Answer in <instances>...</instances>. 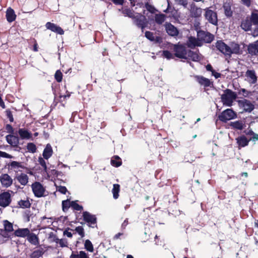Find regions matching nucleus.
<instances>
[{"mask_svg":"<svg viewBox=\"0 0 258 258\" xmlns=\"http://www.w3.org/2000/svg\"><path fill=\"white\" fill-rule=\"evenodd\" d=\"M54 78L58 83H60L62 81V74L60 70H58L55 72Z\"/></svg>","mask_w":258,"mask_h":258,"instance_id":"52","label":"nucleus"},{"mask_svg":"<svg viewBox=\"0 0 258 258\" xmlns=\"http://www.w3.org/2000/svg\"><path fill=\"white\" fill-rule=\"evenodd\" d=\"M70 258H89L84 251H80L79 253L72 252Z\"/></svg>","mask_w":258,"mask_h":258,"instance_id":"38","label":"nucleus"},{"mask_svg":"<svg viewBox=\"0 0 258 258\" xmlns=\"http://www.w3.org/2000/svg\"><path fill=\"white\" fill-rule=\"evenodd\" d=\"M189 11L191 17L196 18L201 17L202 13V9L193 2L189 6Z\"/></svg>","mask_w":258,"mask_h":258,"instance_id":"13","label":"nucleus"},{"mask_svg":"<svg viewBox=\"0 0 258 258\" xmlns=\"http://www.w3.org/2000/svg\"><path fill=\"white\" fill-rule=\"evenodd\" d=\"M134 23L139 28L142 29V31L143 32L144 29L147 26V21L145 16L139 14L133 18Z\"/></svg>","mask_w":258,"mask_h":258,"instance_id":"8","label":"nucleus"},{"mask_svg":"<svg viewBox=\"0 0 258 258\" xmlns=\"http://www.w3.org/2000/svg\"><path fill=\"white\" fill-rule=\"evenodd\" d=\"M197 37L200 42L203 41L207 43H211L214 39L213 34L203 30H200L197 32Z\"/></svg>","mask_w":258,"mask_h":258,"instance_id":"5","label":"nucleus"},{"mask_svg":"<svg viewBox=\"0 0 258 258\" xmlns=\"http://www.w3.org/2000/svg\"><path fill=\"white\" fill-rule=\"evenodd\" d=\"M163 56L168 59H172L174 58V55L171 53L168 50H164L163 51Z\"/></svg>","mask_w":258,"mask_h":258,"instance_id":"54","label":"nucleus"},{"mask_svg":"<svg viewBox=\"0 0 258 258\" xmlns=\"http://www.w3.org/2000/svg\"><path fill=\"white\" fill-rule=\"evenodd\" d=\"M205 17L208 21L214 25H218V16L216 12L210 10L209 8L205 9Z\"/></svg>","mask_w":258,"mask_h":258,"instance_id":"6","label":"nucleus"},{"mask_svg":"<svg viewBox=\"0 0 258 258\" xmlns=\"http://www.w3.org/2000/svg\"><path fill=\"white\" fill-rule=\"evenodd\" d=\"M70 93L68 92L66 95H60L58 98L55 97L53 102V105L54 106H56L58 102L62 103L66 99L69 98L70 97Z\"/></svg>","mask_w":258,"mask_h":258,"instance_id":"37","label":"nucleus"},{"mask_svg":"<svg viewBox=\"0 0 258 258\" xmlns=\"http://www.w3.org/2000/svg\"><path fill=\"white\" fill-rule=\"evenodd\" d=\"M44 159V158L39 157L38 158V161L39 164L43 167V171L45 172H47V165H46V162Z\"/></svg>","mask_w":258,"mask_h":258,"instance_id":"50","label":"nucleus"},{"mask_svg":"<svg viewBox=\"0 0 258 258\" xmlns=\"http://www.w3.org/2000/svg\"><path fill=\"white\" fill-rule=\"evenodd\" d=\"M6 19L8 22L11 23L16 19V15L14 10L11 8H9L6 11Z\"/></svg>","mask_w":258,"mask_h":258,"instance_id":"28","label":"nucleus"},{"mask_svg":"<svg viewBox=\"0 0 258 258\" xmlns=\"http://www.w3.org/2000/svg\"><path fill=\"white\" fill-rule=\"evenodd\" d=\"M30 43H34L33 47V51L35 52H37L38 51V44L35 38H32L30 39Z\"/></svg>","mask_w":258,"mask_h":258,"instance_id":"56","label":"nucleus"},{"mask_svg":"<svg viewBox=\"0 0 258 258\" xmlns=\"http://www.w3.org/2000/svg\"><path fill=\"white\" fill-rule=\"evenodd\" d=\"M173 50L174 52V55L176 57L182 59H186L187 49L184 44H174Z\"/></svg>","mask_w":258,"mask_h":258,"instance_id":"3","label":"nucleus"},{"mask_svg":"<svg viewBox=\"0 0 258 258\" xmlns=\"http://www.w3.org/2000/svg\"><path fill=\"white\" fill-rule=\"evenodd\" d=\"M53 153V152L51 145L47 144L43 151L42 155L45 159L47 160L52 155Z\"/></svg>","mask_w":258,"mask_h":258,"instance_id":"27","label":"nucleus"},{"mask_svg":"<svg viewBox=\"0 0 258 258\" xmlns=\"http://www.w3.org/2000/svg\"><path fill=\"white\" fill-rule=\"evenodd\" d=\"M250 20L252 24L254 25H258V14L252 12Z\"/></svg>","mask_w":258,"mask_h":258,"instance_id":"46","label":"nucleus"},{"mask_svg":"<svg viewBox=\"0 0 258 258\" xmlns=\"http://www.w3.org/2000/svg\"><path fill=\"white\" fill-rule=\"evenodd\" d=\"M166 16L163 14H156L155 21L158 25H161L165 20Z\"/></svg>","mask_w":258,"mask_h":258,"instance_id":"39","label":"nucleus"},{"mask_svg":"<svg viewBox=\"0 0 258 258\" xmlns=\"http://www.w3.org/2000/svg\"><path fill=\"white\" fill-rule=\"evenodd\" d=\"M112 2L116 5H123L124 0H111Z\"/></svg>","mask_w":258,"mask_h":258,"instance_id":"64","label":"nucleus"},{"mask_svg":"<svg viewBox=\"0 0 258 258\" xmlns=\"http://www.w3.org/2000/svg\"><path fill=\"white\" fill-rule=\"evenodd\" d=\"M27 240L32 244L38 245L39 244V240L38 237L34 233H29L28 235Z\"/></svg>","mask_w":258,"mask_h":258,"instance_id":"30","label":"nucleus"},{"mask_svg":"<svg viewBox=\"0 0 258 258\" xmlns=\"http://www.w3.org/2000/svg\"><path fill=\"white\" fill-rule=\"evenodd\" d=\"M252 23L250 20L247 19L243 20L241 24V27L242 29L245 31H250L251 29Z\"/></svg>","mask_w":258,"mask_h":258,"instance_id":"36","label":"nucleus"},{"mask_svg":"<svg viewBox=\"0 0 258 258\" xmlns=\"http://www.w3.org/2000/svg\"><path fill=\"white\" fill-rule=\"evenodd\" d=\"M16 178L23 185H26L28 182V176L25 173H21L20 175L17 176Z\"/></svg>","mask_w":258,"mask_h":258,"instance_id":"34","label":"nucleus"},{"mask_svg":"<svg viewBox=\"0 0 258 258\" xmlns=\"http://www.w3.org/2000/svg\"><path fill=\"white\" fill-rule=\"evenodd\" d=\"M230 126L234 130H242L244 128L245 125L242 120H239L231 122Z\"/></svg>","mask_w":258,"mask_h":258,"instance_id":"32","label":"nucleus"},{"mask_svg":"<svg viewBox=\"0 0 258 258\" xmlns=\"http://www.w3.org/2000/svg\"><path fill=\"white\" fill-rule=\"evenodd\" d=\"M18 204L20 208L23 209L29 208L31 206V203L28 199L26 200H21L19 201Z\"/></svg>","mask_w":258,"mask_h":258,"instance_id":"40","label":"nucleus"},{"mask_svg":"<svg viewBox=\"0 0 258 258\" xmlns=\"http://www.w3.org/2000/svg\"><path fill=\"white\" fill-rule=\"evenodd\" d=\"M237 148L240 150L248 146L250 140L248 139L244 135H241L235 139Z\"/></svg>","mask_w":258,"mask_h":258,"instance_id":"15","label":"nucleus"},{"mask_svg":"<svg viewBox=\"0 0 258 258\" xmlns=\"http://www.w3.org/2000/svg\"><path fill=\"white\" fill-rule=\"evenodd\" d=\"M247 50L249 54L251 55L258 54V41L254 43H250L248 45Z\"/></svg>","mask_w":258,"mask_h":258,"instance_id":"25","label":"nucleus"},{"mask_svg":"<svg viewBox=\"0 0 258 258\" xmlns=\"http://www.w3.org/2000/svg\"><path fill=\"white\" fill-rule=\"evenodd\" d=\"M32 189L34 196L37 198L42 197L44 196L45 188L39 182L36 181L32 185Z\"/></svg>","mask_w":258,"mask_h":258,"instance_id":"7","label":"nucleus"},{"mask_svg":"<svg viewBox=\"0 0 258 258\" xmlns=\"http://www.w3.org/2000/svg\"><path fill=\"white\" fill-rule=\"evenodd\" d=\"M230 47V53L228 52V56L230 57L232 54H241L242 53V50L240 49V45L235 43H232Z\"/></svg>","mask_w":258,"mask_h":258,"instance_id":"21","label":"nucleus"},{"mask_svg":"<svg viewBox=\"0 0 258 258\" xmlns=\"http://www.w3.org/2000/svg\"><path fill=\"white\" fill-rule=\"evenodd\" d=\"M4 229L8 232H12L14 231L13 225L9 221L6 220L4 221Z\"/></svg>","mask_w":258,"mask_h":258,"instance_id":"42","label":"nucleus"},{"mask_svg":"<svg viewBox=\"0 0 258 258\" xmlns=\"http://www.w3.org/2000/svg\"><path fill=\"white\" fill-rule=\"evenodd\" d=\"M110 163L112 166L118 167L122 164L121 159L117 155L113 156L111 159Z\"/></svg>","mask_w":258,"mask_h":258,"instance_id":"35","label":"nucleus"},{"mask_svg":"<svg viewBox=\"0 0 258 258\" xmlns=\"http://www.w3.org/2000/svg\"><path fill=\"white\" fill-rule=\"evenodd\" d=\"M122 13L126 16L133 19L135 17L134 12L130 9H124L122 10Z\"/></svg>","mask_w":258,"mask_h":258,"instance_id":"51","label":"nucleus"},{"mask_svg":"<svg viewBox=\"0 0 258 258\" xmlns=\"http://www.w3.org/2000/svg\"><path fill=\"white\" fill-rule=\"evenodd\" d=\"M58 244L61 247H68V241L66 239L62 238L60 239L58 242Z\"/></svg>","mask_w":258,"mask_h":258,"instance_id":"57","label":"nucleus"},{"mask_svg":"<svg viewBox=\"0 0 258 258\" xmlns=\"http://www.w3.org/2000/svg\"><path fill=\"white\" fill-rule=\"evenodd\" d=\"M45 250L40 245L37 247L30 254V258H39L45 253Z\"/></svg>","mask_w":258,"mask_h":258,"instance_id":"23","label":"nucleus"},{"mask_svg":"<svg viewBox=\"0 0 258 258\" xmlns=\"http://www.w3.org/2000/svg\"><path fill=\"white\" fill-rule=\"evenodd\" d=\"M238 103L245 112H251L254 109V105L249 100L243 99L238 101Z\"/></svg>","mask_w":258,"mask_h":258,"instance_id":"14","label":"nucleus"},{"mask_svg":"<svg viewBox=\"0 0 258 258\" xmlns=\"http://www.w3.org/2000/svg\"><path fill=\"white\" fill-rule=\"evenodd\" d=\"M0 235L4 238L9 239L12 238L14 236L13 233L7 231L5 229H0Z\"/></svg>","mask_w":258,"mask_h":258,"instance_id":"43","label":"nucleus"},{"mask_svg":"<svg viewBox=\"0 0 258 258\" xmlns=\"http://www.w3.org/2000/svg\"><path fill=\"white\" fill-rule=\"evenodd\" d=\"M187 45L190 48H194L195 46H201L202 43L200 42L198 38H196L195 37L190 36L189 37L187 42Z\"/></svg>","mask_w":258,"mask_h":258,"instance_id":"26","label":"nucleus"},{"mask_svg":"<svg viewBox=\"0 0 258 258\" xmlns=\"http://www.w3.org/2000/svg\"><path fill=\"white\" fill-rule=\"evenodd\" d=\"M77 201H72L71 208L76 211H81L83 209V207L82 206L79 205L77 203Z\"/></svg>","mask_w":258,"mask_h":258,"instance_id":"49","label":"nucleus"},{"mask_svg":"<svg viewBox=\"0 0 258 258\" xmlns=\"http://www.w3.org/2000/svg\"><path fill=\"white\" fill-rule=\"evenodd\" d=\"M30 233V230L28 228H19L16 230L14 232V235L17 237H25L28 236Z\"/></svg>","mask_w":258,"mask_h":258,"instance_id":"24","label":"nucleus"},{"mask_svg":"<svg viewBox=\"0 0 258 258\" xmlns=\"http://www.w3.org/2000/svg\"><path fill=\"white\" fill-rule=\"evenodd\" d=\"M245 77L247 81L250 84H254L257 82V77L256 76L255 72L253 70H247L245 72Z\"/></svg>","mask_w":258,"mask_h":258,"instance_id":"16","label":"nucleus"},{"mask_svg":"<svg viewBox=\"0 0 258 258\" xmlns=\"http://www.w3.org/2000/svg\"><path fill=\"white\" fill-rule=\"evenodd\" d=\"M84 247L89 252H92L94 251L93 245L91 241L89 239H87L85 240L84 243Z\"/></svg>","mask_w":258,"mask_h":258,"instance_id":"44","label":"nucleus"},{"mask_svg":"<svg viewBox=\"0 0 258 258\" xmlns=\"http://www.w3.org/2000/svg\"><path fill=\"white\" fill-rule=\"evenodd\" d=\"M145 37L151 41H155L157 43H160L161 41V38L160 36H154V33L150 31H146L145 33Z\"/></svg>","mask_w":258,"mask_h":258,"instance_id":"31","label":"nucleus"},{"mask_svg":"<svg viewBox=\"0 0 258 258\" xmlns=\"http://www.w3.org/2000/svg\"><path fill=\"white\" fill-rule=\"evenodd\" d=\"M196 81L201 86L206 87H213V82L211 81L209 79L206 78L202 76L196 75L194 77Z\"/></svg>","mask_w":258,"mask_h":258,"instance_id":"11","label":"nucleus"},{"mask_svg":"<svg viewBox=\"0 0 258 258\" xmlns=\"http://www.w3.org/2000/svg\"><path fill=\"white\" fill-rule=\"evenodd\" d=\"M165 28L167 34L171 36H177L179 32L176 27L170 23H166Z\"/></svg>","mask_w":258,"mask_h":258,"instance_id":"18","label":"nucleus"},{"mask_svg":"<svg viewBox=\"0 0 258 258\" xmlns=\"http://www.w3.org/2000/svg\"><path fill=\"white\" fill-rule=\"evenodd\" d=\"M215 45L217 50L225 56H228V52L230 53V46L225 43L222 40H218Z\"/></svg>","mask_w":258,"mask_h":258,"instance_id":"10","label":"nucleus"},{"mask_svg":"<svg viewBox=\"0 0 258 258\" xmlns=\"http://www.w3.org/2000/svg\"><path fill=\"white\" fill-rule=\"evenodd\" d=\"M6 139L7 143L14 147H17L19 144V137L17 136V133L15 134H9L6 136Z\"/></svg>","mask_w":258,"mask_h":258,"instance_id":"12","label":"nucleus"},{"mask_svg":"<svg viewBox=\"0 0 258 258\" xmlns=\"http://www.w3.org/2000/svg\"><path fill=\"white\" fill-rule=\"evenodd\" d=\"M82 216L84 223L81 222V224L83 225L86 223L88 227L92 228H97V220L95 215H92L89 212L85 211L83 212Z\"/></svg>","mask_w":258,"mask_h":258,"instance_id":"2","label":"nucleus"},{"mask_svg":"<svg viewBox=\"0 0 258 258\" xmlns=\"http://www.w3.org/2000/svg\"><path fill=\"white\" fill-rule=\"evenodd\" d=\"M237 97L235 92L229 89H226L224 90V93L221 95V99L223 105L230 107Z\"/></svg>","mask_w":258,"mask_h":258,"instance_id":"1","label":"nucleus"},{"mask_svg":"<svg viewBox=\"0 0 258 258\" xmlns=\"http://www.w3.org/2000/svg\"><path fill=\"white\" fill-rule=\"evenodd\" d=\"M27 149L32 153H34L37 151L36 146L33 143H28L27 145Z\"/></svg>","mask_w":258,"mask_h":258,"instance_id":"47","label":"nucleus"},{"mask_svg":"<svg viewBox=\"0 0 258 258\" xmlns=\"http://www.w3.org/2000/svg\"><path fill=\"white\" fill-rule=\"evenodd\" d=\"M246 135H252V137H251L249 140H250V141H251V140H255V139L254 138V137H256V136H258V134H255V133H254L252 130H250L248 131V132L246 134Z\"/></svg>","mask_w":258,"mask_h":258,"instance_id":"62","label":"nucleus"},{"mask_svg":"<svg viewBox=\"0 0 258 258\" xmlns=\"http://www.w3.org/2000/svg\"><path fill=\"white\" fill-rule=\"evenodd\" d=\"M177 4L179 5L182 6L184 8H187L188 5L187 0H176Z\"/></svg>","mask_w":258,"mask_h":258,"instance_id":"59","label":"nucleus"},{"mask_svg":"<svg viewBox=\"0 0 258 258\" xmlns=\"http://www.w3.org/2000/svg\"><path fill=\"white\" fill-rule=\"evenodd\" d=\"M145 6L147 10L152 14L155 13L157 11L153 6L149 4L148 3H146Z\"/></svg>","mask_w":258,"mask_h":258,"instance_id":"53","label":"nucleus"},{"mask_svg":"<svg viewBox=\"0 0 258 258\" xmlns=\"http://www.w3.org/2000/svg\"><path fill=\"white\" fill-rule=\"evenodd\" d=\"M0 181L2 185L6 187H10L13 183V179L7 174H2L0 176Z\"/></svg>","mask_w":258,"mask_h":258,"instance_id":"20","label":"nucleus"},{"mask_svg":"<svg viewBox=\"0 0 258 258\" xmlns=\"http://www.w3.org/2000/svg\"><path fill=\"white\" fill-rule=\"evenodd\" d=\"M69 230L74 231V230L70 228H68L63 231V234L64 235H66L69 238H72L73 237V234L71 232H69Z\"/></svg>","mask_w":258,"mask_h":258,"instance_id":"60","label":"nucleus"},{"mask_svg":"<svg viewBox=\"0 0 258 258\" xmlns=\"http://www.w3.org/2000/svg\"><path fill=\"white\" fill-rule=\"evenodd\" d=\"M18 133L20 136L19 139L22 140L29 139L32 138V134L24 128H19Z\"/></svg>","mask_w":258,"mask_h":258,"instance_id":"22","label":"nucleus"},{"mask_svg":"<svg viewBox=\"0 0 258 258\" xmlns=\"http://www.w3.org/2000/svg\"><path fill=\"white\" fill-rule=\"evenodd\" d=\"M0 157H3V158H13V156L9 154L8 153H7L6 152H3L2 151H0Z\"/></svg>","mask_w":258,"mask_h":258,"instance_id":"61","label":"nucleus"},{"mask_svg":"<svg viewBox=\"0 0 258 258\" xmlns=\"http://www.w3.org/2000/svg\"><path fill=\"white\" fill-rule=\"evenodd\" d=\"M7 118H9L10 122H12L14 121V117L12 114V112L10 109H7L5 111Z\"/></svg>","mask_w":258,"mask_h":258,"instance_id":"55","label":"nucleus"},{"mask_svg":"<svg viewBox=\"0 0 258 258\" xmlns=\"http://www.w3.org/2000/svg\"><path fill=\"white\" fill-rule=\"evenodd\" d=\"M6 130L7 133H9L10 134H15V133H14V128L11 124H7L6 125Z\"/></svg>","mask_w":258,"mask_h":258,"instance_id":"58","label":"nucleus"},{"mask_svg":"<svg viewBox=\"0 0 258 258\" xmlns=\"http://www.w3.org/2000/svg\"><path fill=\"white\" fill-rule=\"evenodd\" d=\"M74 230L77 233L81 238H83L85 235L84 229L82 226H79L76 227Z\"/></svg>","mask_w":258,"mask_h":258,"instance_id":"48","label":"nucleus"},{"mask_svg":"<svg viewBox=\"0 0 258 258\" xmlns=\"http://www.w3.org/2000/svg\"><path fill=\"white\" fill-rule=\"evenodd\" d=\"M45 27L47 29L59 35H62L64 34V31L63 29L54 23L49 22H47L45 25Z\"/></svg>","mask_w":258,"mask_h":258,"instance_id":"19","label":"nucleus"},{"mask_svg":"<svg viewBox=\"0 0 258 258\" xmlns=\"http://www.w3.org/2000/svg\"><path fill=\"white\" fill-rule=\"evenodd\" d=\"M120 191V185L118 184H114L112 190L113 198L117 199L119 197V192Z\"/></svg>","mask_w":258,"mask_h":258,"instance_id":"41","label":"nucleus"},{"mask_svg":"<svg viewBox=\"0 0 258 258\" xmlns=\"http://www.w3.org/2000/svg\"><path fill=\"white\" fill-rule=\"evenodd\" d=\"M236 116V113L232 109H227L221 112L218 116V118L220 121L226 122L228 120L234 119Z\"/></svg>","mask_w":258,"mask_h":258,"instance_id":"4","label":"nucleus"},{"mask_svg":"<svg viewBox=\"0 0 258 258\" xmlns=\"http://www.w3.org/2000/svg\"><path fill=\"white\" fill-rule=\"evenodd\" d=\"M223 8L224 11V14L227 17H231L233 15V12L231 10V5L229 3H224L223 5Z\"/></svg>","mask_w":258,"mask_h":258,"instance_id":"33","label":"nucleus"},{"mask_svg":"<svg viewBox=\"0 0 258 258\" xmlns=\"http://www.w3.org/2000/svg\"><path fill=\"white\" fill-rule=\"evenodd\" d=\"M190 59L193 61H198L200 60L201 57L197 52L193 51L191 50H187V57L186 59Z\"/></svg>","mask_w":258,"mask_h":258,"instance_id":"29","label":"nucleus"},{"mask_svg":"<svg viewBox=\"0 0 258 258\" xmlns=\"http://www.w3.org/2000/svg\"><path fill=\"white\" fill-rule=\"evenodd\" d=\"M72 202L69 200L63 201L62 202V209L64 212H67L70 207H71Z\"/></svg>","mask_w":258,"mask_h":258,"instance_id":"45","label":"nucleus"},{"mask_svg":"<svg viewBox=\"0 0 258 258\" xmlns=\"http://www.w3.org/2000/svg\"><path fill=\"white\" fill-rule=\"evenodd\" d=\"M8 166L9 170H13L16 172L21 171V170L19 169L20 168L27 169V168L22 164V162L16 161H11L8 164Z\"/></svg>","mask_w":258,"mask_h":258,"instance_id":"17","label":"nucleus"},{"mask_svg":"<svg viewBox=\"0 0 258 258\" xmlns=\"http://www.w3.org/2000/svg\"><path fill=\"white\" fill-rule=\"evenodd\" d=\"M12 201L11 194L9 191H5L0 194V206L5 208L8 206Z\"/></svg>","mask_w":258,"mask_h":258,"instance_id":"9","label":"nucleus"},{"mask_svg":"<svg viewBox=\"0 0 258 258\" xmlns=\"http://www.w3.org/2000/svg\"><path fill=\"white\" fill-rule=\"evenodd\" d=\"M58 191L62 194H66L68 190L66 186H60L58 187Z\"/></svg>","mask_w":258,"mask_h":258,"instance_id":"63","label":"nucleus"}]
</instances>
